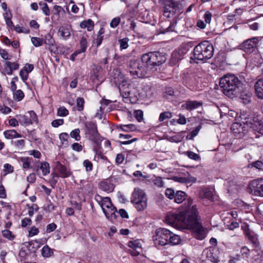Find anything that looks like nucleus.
Listing matches in <instances>:
<instances>
[{
  "mask_svg": "<svg viewBox=\"0 0 263 263\" xmlns=\"http://www.w3.org/2000/svg\"><path fill=\"white\" fill-rule=\"evenodd\" d=\"M159 3L164 5L163 14L167 18L174 16L178 9V3L172 0H159Z\"/></svg>",
  "mask_w": 263,
  "mask_h": 263,
  "instance_id": "9",
  "label": "nucleus"
},
{
  "mask_svg": "<svg viewBox=\"0 0 263 263\" xmlns=\"http://www.w3.org/2000/svg\"><path fill=\"white\" fill-rule=\"evenodd\" d=\"M219 86L223 93L231 98L239 96L244 88L242 79L231 73H228L220 79Z\"/></svg>",
  "mask_w": 263,
  "mask_h": 263,
  "instance_id": "2",
  "label": "nucleus"
},
{
  "mask_svg": "<svg viewBox=\"0 0 263 263\" xmlns=\"http://www.w3.org/2000/svg\"><path fill=\"white\" fill-rule=\"evenodd\" d=\"M247 167L249 168L255 167L259 170H263V163L261 161L257 160L249 163Z\"/></svg>",
  "mask_w": 263,
  "mask_h": 263,
  "instance_id": "36",
  "label": "nucleus"
},
{
  "mask_svg": "<svg viewBox=\"0 0 263 263\" xmlns=\"http://www.w3.org/2000/svg\"><path fill=\"white\" fill-rule=\"evenodd\" d=\"M196 74L191 70L186 69L182 77V83L186 87L192 89L197 83Z\"/></svg>",
  "mask_w": 263,
  "mask_h": 263,
  "instance_id": "11",
  "label": "nucleus"
},
{
  "mask_svg": "<svg viewBox=\"0 0 263 263\" xmlns=\"http://www.w3.org/2000/svg\"><path fill=\"white\" fill-rule=\"evenodd\" d=\"M77 110L82 111L84 110L85 100L83 98L78 97L76 100Z\"/></svg>",
  "mask_w": 263,
  "mask_h": 263,
  "instance_id": "44",
  "label": "nucleus"
},
{
  "mask_svg": "<svg viewBox=\"0 0 263 263\" xmlns=\"http://www.w3.org/2000/svg\"><path fill=\"white\" fill-rule=\"evenodd\" d=\"M231 129L235 135L242 134L244 131L246 130L245 127L238 122L233 123L231 125Z\"/></svg>",
  "mask_w": 263,
  "mask_h": 263,
  "instance_id": "24",
  "label": "nucleus"
},
{
  "mask_svg": "<svg viewBox=\"0 0 263 263\" xmlns=\"http://www.w3.org/2000/svg\"><path fill=\"white\" fill-rule=\"evenodd\" d=\"M202 103L201 102L188 100L185 101L184 103L182 105V108L191 110L197 108L202 106Z\"/></svg>",
  "mask_w": 263,
  "mask_h": 263,
  "instance_id": "21",
  "label": "nucleus"
},
{
  "mask_svg": "<svg viewBox=\"0 0 263 263\" xmlns=\"http://www.w3.org/2000/svg\"><path fill=\"white\" fill-rule=\"evenodd\" d=\"M175 194L174 190L171 188H167L165 190V195L166 197L170 199H174Z\"/></svg>",
  "mask_w": 263,
  "mask_h": 263,
  "instance_id": "52",
  "label": "nucleus"
},
{
  "mask_svg": "<svg viewBox=\"0 0 263 263\" xmlns=\"http://www.w3.org/2000/svg\"><path fill=\"white\" fill-rule=\"evenodd\" d=\"M134 115L137 121L139 122H141L143 119V112L141 110H135L134 112Z\"/></svg>",
  "mask_w": 263,
  "mask_h": 263,
  "instance_id": "53",
  "label": "nucleus"
},
{
  "mask_svg": "<svg viewBox=\"0 0 263 263\" xmlns=\"http://www.w3.org/2000/svg\"><path fill=\"white\" fill-rule=\"evenodd\" d=\"M80 50H79L81 52H84L86 51L88 43L86 37L85 36H83L80 42Z\"/></svg>",
  "mask_w": 263,
  "mask_h": 263,
  "instance_id": "41",
  "label": "nucleus"
},
{
  "mask_svg": "<svg viewBox=\"0 0 263 263\" xmlns=\"http://www.w3.org/2000/svg\"><path fill=\"white\" fill-rule=\"evenodd\" d=\"M64 124V120L63 119H58L54 120L51 122V125L53 127H58L59 126L62 125Z\"/></svg>",
  "mask_w": 263,
  "mask_h": 263,
  "instance_id": "64",
  "label": "nucleus"
},
{
  "mask_svg": "<svg viewBox=\"0 0 263 263\" xmlns=\"http://www.w3.org/2000/svg\"><path fill=\"white\" fill-rule=\"evenodd\" d=\"M28 74L29 73L25 68H23L20 71V76L23 80V81L25 82L28 78Z\"/></svg>",
  "mask_w": 263,
  "mask_h": 263,
  "instance_id": "55",
  "label": "nucleus"
},
{
  "mask_svg": "<svg viewBox=\"0 0 263 263\" xmlns=\"http://www.w3.org/2000/svg\"><path fill=\"white\" fill-rule=\"evenodd\" d=\"M124 15L122 14L120 17L114 18L110 23V26L112 28L117 27L119 25L121 20H124Z\"/></svg>",
  "mask_w": 263,
  "mask_h": 263,
  "instance_id": "39",
  "label": "nucleus"
},
{
  "mask_svg": "<svg viewBox=\"0 0 263 263\" xmlns=\"http://www.w3.org/2000/svg\"><path fill=\"white\" fill-rule=\"evenodd\" d=\"M103 213L105 215L106 218L112 222L116 220L117 217V210L116 207L113 205L104 211Z\"/></svg>",
  "mask_w": 263,
  "mask_h": 263,
  "instance_id": "19",
  "label": "nucleus"
},
{
  "mask_svg": "<svg viewBox=\"0 0 263 263\" xmlns=\"http://www.w3.org/2000/svg\"><path fill=\"white\" fill-rule=\"evenodd\" d=\"M206 258L213 263H219V259L210 250L206 251Z\"/></svg>",
  "mask_w": 263,
  "mask_h": 263,
  "instance_id": "35",
  "label": "nucleus"
},
{
  "mask_svg": "<svg viewBox=\"0 0 263 263\" xmlns=\"http://www.w3.org/2000/svg\"><path fill=\"white\" fill-rule=\"evenodd\" d=\"M181 180H182V183H185L184 185L186 187H187V185L186 184V183L191 182H195L196 179L193 177H185L182 176Z\"/></svg>",
  "mask_w": 263,
  "mask_h": 263,
  "instance_id": "62",
  "label": "nucleus"
},
{
  "mask_svg": "<svg viewBox=\"0 0 263 263\" xmlns=\"http://www.w3.org/2000/svg\"><path fill=\"white\" fill-rule=\"evenodd\" d=\"M53 254L52 250L48 246H44L42 249V255L44 257L48 258Z\"/></svg>",
  "mask_w": 263,
  "mask_h": 263,
  "instance_id": "33",
  "label": "nucleus"
},
{
  "mask_svg": "<svg viewBox=\"0 0 263 263\" xmlns=\"http://www.w3.org/2000/svg\"><path fill=\"white\" fill-rule=\"evenodd\" d=\"M166 221L170 224L181 229V211L178 213L171 212L167 214L165 218Z\"/></svg>",
  "mask_w": 263,
  "mask_h": 263,
  "instance_id": "13",
  "label": "nucleus"
},
{
  "mask_svg": "<svg viewBox=\"0 0 263 263\" xmlns=\"http://www.w3.org/2000/svg\"><path fill=\"white\" fill-rule=\"evenodd\" d=\"M83 164L85 167L86 172H90L92 170L93 164L89 160H85L83 162Z\"/></svg>",
  "mask_w": 263,
  "mask_h": 263,
  "instance_id": "51",
  "label": "nucleus"
},
{
  "mask_svg": "<svg viewBox=\"0 0 263 263\" xmlns=\"http://www.w3.org/2000/svg\"><path fill=\"white\" fill-rule=\"evenodd\" d=\"M240 253L243 258H248L250 256V251L247 247L244 246L241 248Z\"/></svg>",
  "mask_w": 263,
  "mask_h": 263,
  "instance_id": "57",
  "label": "nucleus"
},
{
  "mask_svg": "<svg viewBox=\"0 0 263 263\" xmlns=\"http://www.w3.org/2000/svg\"><path fill=\"white\" fill-rule=\"evenodd\" d=\"M177 24V20H175L173 23L169 21H165L161 23V28H160V33L164 34L168 32L176 31L175 30V25Z\"/></svg>",
  "mask_w": 263,
  "mask_h": 263,
  "instance_id": "16",
  "label": "nucleus"
},
{
  "mask_svg": "<svg viewBox=\"0 0 263 263\" xmlns=\"http://www.w3.org/2000/svg\"><path fill=\"white\" fill-rule=\"evenodd\" d=\"M6 65L7 68L11 69L13 71L17 70L19 68V64L15 62L12 63L9 61H7L6 62Z\"/></svg>",
  "mask_w": 263,
  "mask_h": 263,
  "instance_id": "54",
  "label": "nucleus"
},
{
  "mask_svg": "<svg viewBox=\"0 0 263 263\" xmlns=\"http://www.w3.org/2000/svg\"><path fill=\"white\" fill-rule=\"evenodd\" d=\"M119 128L124 132H129L137 130V127L133 124H122L119 126Z\"/></svg>",
  "mask_w": 263,
  "mask_h": 263,
  "instance_id": "32",
  "label": "nucleus"
},
{
  "mask_svg": "<svg viewBox=\"0 0 263 263\" xmlns=\"http://www.w3.org/2000/svg\"><path fill=\"white\" fill-rule=\"evenodd\" d=\"M51 178L49 180V183L52 187L54 188L58 182L59 176L57 173H53L51 174Z\"/></svg>",
  "mask_w": 263,
  "mask_h": 263,
  "instance_id": "46",
  "label": "nucleus"
},
{
  "mask_svg": "<svg viewBox=\"0 0 263 263\" xmlns=\"http://www.w3.org/2000/svg\"><path fill=\"white\" fill-rule=\"evenodd\" d=\"M27 206L29 208L28 214L30 217H32L33 215L34 211H37L39 209V207L36 204H32L31 206H29L28 205H27Z\"/></svg>",
  "mask_w": 263,
  "mask_h": 263,
  "instance_id": "63",
  "label": "nucleus"
},
{
  "mask_svg": "<svg viewBox=\"0 0 263 263\" xmlns=\"http://www.w3.org/2000/svg\"><path fill=\"white\" fill-rule=\"evenodd\" d=\"M39 168L42 171L43 176H46L50 173V167L49 164L46 161H44L41 163L40 166L39 167H37L35 169L36 172H38Z\"/></svg>",
  "mask_w": 263,
  "mask_h": 263,
  "instance_id": "26",
  "label": "nucleus"
},
{
  "mask_svg": "<svg viewBox=\"0 0 263 263\" xmlns=\"http://www.w3.org/2000/svg\"><path fill=\"white\" fill-rule=\"evenodd\" d=\"M168 237L170 238V230L164 228L157 229L156 231V234L154 236L155 246L159 249L161 247L168 245Z\"/></svg>",
  "mask_w": 263,
  "mask_h": 263,
  "instance_id": "7",
  "label": "nucleus"
},
{
  "mask_svg": "<svg viewBox=\"0 0 263 263\" xmlns=\"http://www.w3.org/2000/svg\"><path fill=\"white\" fill-rule=\"evenodd\" d=\"M3 236L9 240L14 239V236L12 235V232L8 230H4L2 232Z\"/></svg>",
  "mask_w": 263,
  "mask_h": 263,
  "instance_id": "59",
  "label": "nucleus"
},
{
  "mask_svg": "<svg viewBox=\"0 0 263 263\" xmlns=\"http://www.w3.org/2000/svg\"><path fill=\"white\" fill-rule=\"evenodd\" d=\"M69 136L76 141H79L81 140V136L80 135V130L79 128H76L72 130L70 132Z\"/></svg>",
  "mask_w": 263,
  "mask_h": 263,
  "instance_id": "40",
  "label": "nucleus"
},
{
  "mask_svg": "<svg viewBox=\"0 0 263 263\" xmlns=\"http://www.w3.org/2000/svg\"><path fill=\"white\" fill-rule=\"evenodd\" d=\"M85 133L88 139L95 143H97L99 139L100 134L97 129V126L95 122L92 121L86 122L84 123Z\"/></svg>",
  "mask_w": 263,
  "mask_h": 263,
  "instance_id": "8",
  "label": "nucleus"
},
{
  "mask_svg": "<svg viewBox=\"0 0 263 263\" xmlns=\"http://www.w3.org/2000/svg\"><path fill=\"white\" fill-rule=\"evenodd\" d=\"M95 199L101 206L103 212L112 205L110 198L109 197H102L99 195L97 194L95 196Z\"/></svg>",
  "mask_w": 263,
  "mask_h": 263,
  "instance_id": "14",
  "label": "nucleus"
},
{
  "mask_svg": "<svg viewBox=\"0 0 263 263\" xmlns=\"http://www.w3.org/2000/svg\"><path fill=\"white\" fill-rule=\"evenodd\" d=\"M58 33L64 40H67L70 35V32L69 28L65 26H61L60 27Z\"/></svg>",
  "mask_w": 263,
  "mask_h": 263,
  "instance_id": "28",
  "label": "nucleus"
},
{
  "mask_svg": "<svg viewBox=\"0 0 263 263\" xmlns=\"http://www.w3.org/2000/svg\"><path fill=\"white\" fill-rule=\"evenodd\" d=\"M128 246L130 248L129 252L132 256H136L140 254L142 248L138 240L129 241L128 242Z\"/></svg>",
  "mask_w": 263,
  "mask_h": 263,
  "instance_id": "15",
  "label": "nucleus"
},
{
  "mask_svg": "<svg viewBox=\"0 0 263 263\" xmlns=\"http://www.w3.org/2000/svg\"><path fill=\"white\" fill-rule=\"evenodd\" d=\"M40 6H42V11L43 13L46 15L49 16L50 15V10L46 3L40 2L39 3Z\"/></svg>",
  "mask_w": 263,
  "mask_h": 263,
  "instance_id": "58",
  "label": "nucleus"
},
{
  "mask_svg": "<svg viewBox=\"0 0 263 263\" xmlns=\"http://www.w3.org/2000/svg\"><path fill=\"white\" fill-rule=\"evenodd\" d=\"M129 40L127 37H124L119 40L118 43L120 45V49L123 50L127 48Z\"/></svg>",
  "mask_w": 263,
  "mask_h": 263,
  "instance_id": "42",
  "label": "nucleus"
},
{
  "mask_svg": "<svg viewBox=\"0 0 263 263\" xmlns=\"http://www.w3.org/2000/svg\"><path fill=\"white\" fill-rule=\"evenodd\" d=\"M182 231L193 229L194 236L202 240L205 237L204 231L199 222L200 216L196 205L191 206L193 199L182 191Z\"/></svg>",
  "mask_w": 263,
  "mask_h": 263,
  "instance_id": "1",
  "label": "nucleus"
},
{
  "mask_svg": "<svg viewBox=\"0 0 263 263\" xmlns=\"http://www.w3.org/2000/svg\"><path fill=\"white\" fill-rule=\"evenodd\" d=\"M258 42V39L256 37L246 40L240 44V49L247 53H252L257 50Z\"/></svg>",
  "mask_w": 263,
  "mask_h": 263,
  "instance_id": "12",
  "label": "nucleus"
},
{
  "mask_svg": "<svg viewBox=\"0 0 263 263\" xmlns=\"http://www.w3.org/2000/svg\"><path fill=\"white\" fill-rule=\"evenodd\" d=\"M202 127L201 124L198 125L195 129H194L191 133L187 136L186 138L189 139H192L195 137L199 133V130Z\"/></svg>",
  "mask_w": 263,
  "mask_h": 263,
  "instance_id": "48",
  "label": "nucleus"
},
{
  "mask_svg": "<svg viewBox=\"0 0 263 263\" xmlns=\"http://www.w3.org/2000/svg\"><path fill=\"white\" fill-rule=\"evenodd\" d=\"M71 147L73 151L80 152L82 151L83 146L81 143L75 142L71 145Z\"/></svg>",
  "mask_w": 263,
  "mask_h": 263,
  "instance_id": "56",
  "label": "nucleus"
},
{
  "mask_svg": "<svg viewBox=\"0 0 263 263\" xmlns=\"http://www.w3.org/2000/svg\"><path fill=\"white\" fill-rule=\"evenodd\" d=\"M168 244L175 245L178 244L181 240L180 236L175 235L170 231V238L168 237Z\"/></svg>",
  "mask_w": 263,
  "mask_h": 263,
  "instance_id": "34",
  "label": "nucleus"
},
{
  "mask_svg": "<svg viewBox=\"0 0 263 263\" xmlns=\"http://www.w3.org/2000/svg\"><path fill=\"white\" fill-rule=\"evenodd\" d=\"M29 114V118H30L31 124L34 122L37 123V117L36 114L35 113L34 111H30L28 112Z\"/></svg>",
  "mask_w": 263,
  "mask_h": 263,
  "instance_id": "61",
  "label": "nucleus"
},
{
  "mask_svg": "<svg viewBox=\"0 0 263 263\" xmlns=\"http://www.w3.org/2000/svg\"><path fill=\"white\" fill-rule=\"evenodd\" d=\"M25 97L23 91L21 89L17 90L13 93V98L16 101H21Z\"/></svg>",
  "mask_w": 263,
  "mask_h": 263,
  "instance_id": "37",
  "label": "nucleus"
},
{
  "mask_svg": "<svg viewBox=\"0 0 263 263\" xmlns=\"http://www.w3.org/2000/svg\"><path fill=\"white\" fill-rule=\"evenodd\" d=\"M80 27L82 28H87L88 31H90L93 29L94 23L91 20L88 19L81 23Z\"/></svg>",
  "mask_w": 263,
  "mask_h": 263,
  "instance_id": "30",
  "label": "nucleus"
},
{
  "mask_svg": "<svg viewBox=\"0 0 263 263\" xmlns=\"http://www.w3.org/2000/svg\"><path fill=\"white\" fill-rule=\"evenodd\" d=\"M172 117V113L170 111H164L160 114L159 120L163 121L164 120L170 119Z\"/></svg>",
  "mask_w": 263,
  "mask_h": 263,
  "instance_id": "49",
  "label": "nucleus"
},
{
  "mask_svg": "<svg viewBox=\"0 0 263 263\" xmlns=\"http://www.w3.org/2000/svg\"><path fill=\"white\" fill-rule=\"evenodd\" d=\"M20 161L23 163V168L28 169L30 168V165L32 162V159L28 157H22L20 158Z\"/></svg>",
  "mask_w": 263,
  "mask_h": 263,
  "instance_id": "31",
  "label": "nucleus"
},
{
  "mask_svg": "<svg viewBox=\"0 0 263 263\" xmlns=\"http://www.w3.org/2000/svg\"><path fill=\"white\" fill-rule=\"evenodd\" d=\"M199 197L201 199H207L214 201V193L213 191L207 188H203L199 192Z\"/></svg>",
  "mask_w": 263,
  "mask_h": 263,
  "instance_id": "20",
  "label": "nucleus"
},
{
  "mask_svg": "<svg viewBox=\"0 0 263 263\" xmlns=\"http://www.w3.org/2000/svg\"><path fill=\"white\" fill-rule=\"evenodd\" d=\"M262 116L257 113H254L252 115L251 120L252 122L250 124V128H254V126H257L262 121Z\"/></svg>",
  "mask_w": 263,
  "mask_h": 263,
  "instance_id": "25",
  "label": "nucleus"
},
{
  "mask_svg": "<svg viewBox=\"0 0 263 263\" xmlns=\"http://www.w3.org/2000/svg\"><path fill=\"white\" fill-rule=\"evenodd\" d=\"M152 182L158 187H162L164 185V182L160 177H156L152 180Z\"/></svg>",
  "mask_w": 263,
  "mask_h": 263,
  "instance_id": "45",
  "label": "nucleus"
},
{
  "mask_svg": "<svg viewBox=\"0 0 263 263\" xmlns=\"http://www.w3.org/2000/svg\"><path fill=\"white\" fill-rule=\"evenodd\" d=\"M12 30H15L18 33H24L28 34L30 32V30L28 28L21 27L18 25L14 26Z\"/></svg>",
  "mask_w": 263,
  "mask_h": 263,
  "instance_id": "47",
  "label": "nucleus"
},
{
  "mask_svg": "<svg viewBox=\"0 0 263 263\" xmlns=\"http://www.w3.org/2000/svg\"><path fill=\"white\" fill-rule=\"evenodd\" d=\"M19 122L22 125H29L31 124V122L29 116L26 115H20L17 116Z\"/></svg>",
  "mask_w": 263,
  "mask_h": 263,
  "instance_id": "29",
  "label": "nucleus"
},
{
  "mask_svg": "<svg viewBox=\"0 0 263 263\" xmlns=\"http://www.w3.org/2000/svg\"><path fill=\"white\" fill-rule=\"evenodd\" d=\"M131 202L138 211H143L147 206V198L145 192L139 188H135L130 198Z\"/></svg>",
  "mask_w": 263,
  "mask_h": 263,
  "instance_id": "5",
  "label": "nucleus"
},
{
  "mask_svg": "<svg viewBox=\"0 0 263 263\" xmlns=\"http://www.w3.org/2000/svg\"><path fill=\"white\" fill-rule=\"evenodd\" d=\"M248 191L255 196L263 197V179L251 181L248 185Z\"/></svg>",
  "mask_w": 263,
  "mask_h": 263,
  "instance_id": "10",
  "label": "nucleus"
},
{
  "mask_svg": "<svg viewBox=\"0 0 263 263\" xmlns=\"http://www.w3.org/2000/svg\"><path fill=\"white\" fill-rule=\"evenodd\" d=\"M194 46V42L192 41L183 42L182 44V55L190 50Z\"/></svg>",
  "mask_w": 263,
  "mask_h": 263,
  "instance_id": "38",
  "label": "nucleus"
},
{
  "mask_svg": "<svg viewBox=\"0 0 263 263\" xmlns=\"http://www.w3.org/2000/svg\"><path fill=\"white\" fill-rule=\"evenodd\" d=\"M68 114L69 111L68 109L64 106L60 107L57 111V115L60 117H66Z\"/></svg>",
  "mask_w": 263,
  "mask_h": 263,
  "instance_id": "50",
  "label": "nucleus"
},
{
  "mask_svg": "<svg viewBox=\"0 0 263 263\" xmlns=\"http://www.w3.org/2000/svg\"><path fill=\"white\" fill-rule=\"evenodd\" d=\"M99 187L102 190L110 193L114 191L115 185L111 178H108L102 181L99 184Z\"/></svg>",
  "mask_w": 263,
  "mask_h": 263,
  "instance_id": "18",
  "label": "nucleus"
},
{
  "mask_svg": "<svg viewBox=\"0 0 263 263\" xmlns=\"http://www.w3.org/2000/svg\"><path fill=\"white\" fill-rule=\"evenodd\" d=\"M193 57H190V62H194V60L205 61L211 59L214 53L213 45L208 41L200 42L195 46L193 51Z\"/></svg>",
  "mask_w": 263,
  "mask_h": 263,
  "instance_id": "3",
  "label": "nucleus"
},
{
  "mask_svg": "<svg viewBox=\"0 0 263 263\" xmlns=\"http://www.w3.org/2000/svg\"><path fill=\"white\" fill-rule=\"evenodd\" d=\"M166 60L165 54L159 51L147 52L141 57V61L152 72L157 71V67L165 63Z\"/></svg>",
  "mask_w": 263,
  "mask_h": 263,
  "instance_id": "4",
  "label": "nucleus"
},
{
  "mask_svg": "<svg viewBox=\"0 0 263 263\" xmlns=\"http://www.w3.org/2000/svg\"><path fill=\"white\" fill-rule=\"evenodd\" d=\"M5 137L8 139H13L15 138H20L21 135L17 133L14 129L8 130L4 133Z\"/></svg>",
  "mask_w": 263,
  "mask_h": 263,
  "instance_id": "27",
  "label": "nucleus"
},
{
  "mask_svg": "<svg viewBox=\"0 0 263 263\" xmlns=\"http://www.w3.org/2000/svg\"><path fill=\"white\" fill-rule=\"evenodd\" d=\"M32 44L36 47L41 46L44 44V39L37 37H32L31 39Z\"/></svg>",
  "mask_w": 263,
  "mask_h": 263,
  "instance_id": "43",
  "label": "nucleus"
},
{
  "mask_svg": "<svg viewBox=\"0 0 263 263\" xmlns=\"http://www.w3.org/2000/svg\"><path fill=\"white\" fill-rule=\"evenodd\" d=\"M254 88L257 98L263 99V79L258 80L255 83Z\"/></svg>",
  "mask_w": 263,
  "mask_h": 263,
  "instance_id": "23",
  "label": "nucleus"
},
{
  "mask_svg": "<svg viewBox=\"0 0 263 263\" xmlns=\"http://www.w3.org/2000/svg\"><path fill=\"white\" fill-rule=\"evenodd\" d=\"M184 154L190 158L194 160H197L200 158V157L197 154L194 153L193 152L191 151H187Z\"/></svg>",
  "mask_w": 263,
  "mask_h": 263,
  "instance_id": "60",
  "label": "nucleus"
},
{
  "mask_svg": "<svg viewBox=\"0 0 263 263\" xmlns=\"http://www.w3.org/2000/svg\"><path fill=\"white\" fill-rule=\"evenodd\" d=\"M57 169L58 173L60 174L62 178H67L69 177L71 173L69 169L67 168L65 165L59 163L57 165Z\"/></svg>",
  "mask_w": 263,
  "mask_h": 263,
  "instance_id": "22",
  "label": "nucleus"
},
{
  "mask_svg": "<svg viewBox=\"0 0 263 263\" xmlns=\"http://www.w3.org/2000/svg\"><path fill=\"white\" fill-rule=\"evenodd\" d=\"M44 44L48 46V49L51 53H55L58 51L57 47L52 36L50 34H47L44 36Z\"/></svg>",
  "mask_w": 263,
  "mask_h": 263,
  "instance_id": "17",
  "label": "nucleus"
},
{
  "mask_svg": "<svg viewBox=\"0 0 263 263\" xmlns=\"http://www.w3.org/2000/svg\"><path fill=\"white\" fill-rule=\"evenodd\" d=\"M130 73L134 77L144 78L146 77L149 69L145 64L136 60H130L128 65Z\"/></svg>",
  "mask_w": 263,
  "mask_h": 263,
  "instance_id": "6",
  "label": "nucleus"
}]
</instances>
